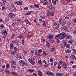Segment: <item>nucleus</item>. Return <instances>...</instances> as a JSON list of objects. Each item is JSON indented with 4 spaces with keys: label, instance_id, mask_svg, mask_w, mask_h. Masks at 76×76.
I'll return each mask as SVG.
<instances>
[{
    "label": "nucleus",
    "instance_id": "obj_1",
    "mask_svg": "<svg viewBox=\"0 0 76 76\" xmlns=\"http://www.w3.org/2000/svg\"><path fill=\"white\" fill-rule=\"evenodd\" d=\"M48 38L49 39V40L51 43H54V41L53 39V37H54V35L52 34H48L47 36Z\"/></svg>",
    "mask_w": 76,
    "mask_h": 76
},
{
    "label": "nucleus",
    "instance_id": "obj_2",
    "mask_svg": "<svg viewBox=\"0 0 76 76\" xmlns=\"http://www.w3.org/2000/svg\"><path fill=\"white\" fill-rule=\"evenodd\" d=\"M59 35L60 39H63L66 38V34L65 33H61L59 34Z\"/></svg>",
    "mask_w": 76,
    "mask_h": 76
},
{
    "label": "nucleus",
    "instance_id": "obj_3",
    "mask_svg": "<svg viewBox=\"0 0 76 76\" xmlns=\"http://www.w3.org/2000/svg\"><path fill=\"white\" fill-rule=\"evenodd\" d=\"M20 65V66L24 67V66H27L28 64L26 62H24L22 60H20L19 61Z\"/></svg>",
    "mask_w": 76,
    "mask_h": 76
},
{
    "label": "nucleus",
    "instance_id": "obj_4",
    "mask_svg": "<svg viewBox=\"0 0 76 76\" xmlns=\"http://www.w3.org/2000/svg\"><path fill=\"white\" fill-rule=\"evenodd\" d=\"M59 22L61 25H66V21L61 18H59Z\"/></svg>",
    "mask_w": 76,
    "mask_h": 76
},
{
    "label": "nucleus",
    "instance_id": "obj_5",
    "mask_svg": "<svg viewBox=\"0 0 76 76\" xmlns=\"http://www.w3.org/2000/svg\"><path fill=\"white\" fill-rule=\"evenodd\" d=\"M34 60H35V58H34V57H31V59H28L29 62H30L33 65H34V64H35Z\"/></svg>",
    "mask_w": 76,
    "mask_h": 76
},
{
    "label": "nucleus",
    "instance_id": "obj_6",
    "mask_svg": "<svg viewBox=\"0 0 76 76\" xmlns=\"http://www.w3.org/2000/svg\"><path fill=\"white\" fill-rule=\"evenodd\" d=\"M46 73L48 76H54V74L49 71H47Z\"/></svg>",
    "mask_w": 76,
    "mask_h": 76
},
{
    "label": "nucleus",
    "instance_id": "obj_7",
    "mask_svg": "<svg viewBox=\"0 0 76 76\" xmlns=\"http://www.w3.org/2000/svg\"><path fill=\"white\" fill-rule=\"evenodd\" d=\"M41 2L42 3V4L45 6L48 3V1H44L43 0H41Z\"/></svg>",
    "mask_w": 76,
    "mask_h": 76
},
{
    "label": "nucleus",
    "instance_id": "obj_8",
    "mask_svg": "<svg viewBox=\"0 0 76 76\" xmlns=\"http://www.w3.org/2000/svg\"><path fill=\"white\" fill-rule=\"evenodd\" d=\"M1 33L3 35H5L6 36L7 35V31H6V30L3 31H1Z\"/></svg>",
    "mask_w": 76,
    "mask_h": 76
},
{
    "label": "nucleus",
    "instance_id": "obj_9",
    "mask_svg": "<svg viewBox=\"0 0 76 76\" xmlns=\"http://www.w3.org/2000/svg\"><path fill=\"white\" fill-rule=\"evenodd\" d=\"M63 65L64 69H66L67 68V63H66L65 62L63 63Z\"/></svg>",
    "mask_w": 76,
    "mask_h": 76
},
{
    "label": "nucleus",
    "instance_id": "obj_10",
    "mask_svg": "<svg viewBox=\"0 0 76 76\" xmlns=\"http://www.w3.org/2000/svg\"><path fill=\"white\" fill-rule=\"evenodd\" d=\"M56 75L57 76H64V74L61 73H56Z\"/></svg>",
    "mask_w": 76,
    "mask_h": 76
},
{
    "label": "nucleus",
    "instance_id": "obj_11",
    "mask_svg": "<svg viewBox=\"0 0 76 76\" xmlns=\"http://www.w3.org/2000/svg\"><path fill=\"white\" fill-rule=\"evenodd\" d=\"M54 39H60V36L59 35V34L58 35H56L54 37Z\"/></svg>",
    "mask_w": 76,
    "mask_h": 76
},
{
    "label": "nucleus",
    "instance_id": "obj_12",
    "mask_svg": "<svg viewBox=\"0 0 76 76\" xmlns=\"http://www.w3.org/2000/svg\"><path fill=\"white\" fill-rule=\"evenodd\" d=\"M46 45L48 48H50V43L48 41H47L46 42Z\"/></svg>",
    "mask_w": 76,
    "mask_h": 76
},
{
    "label": "nucleus",
    "instance_id": "obj_13",
    "mask_svg": "<svg viewBox=\"0 0 76 76\" xmlns=\"http://www.w3.org/2000/svg\"><path fill=\"white\" fill-rule=\"evenodd\" d=\"M11 74L12 75H13L14 76H17L18 75L17 73L14 72H11Z\"/></svg>",
    "mask_w": 76,
    "mask_h": 76
},
{
    "label": "nucleus",
    "instance_id": "obj_14",
    "mask_svg": "<svg viewBox=\"0 0 76 76\" xmlns=\"http://www.w3.org/2000/svg\"><path fill=\"white\" fill-rule=\"evenodd\" d=\"M70 58L72 59H74L76 60V56L75 55H73L70 56Z\"/></svg>",
    "mask_w": 76,
    "mask_h": 76
},
{
    "label": "nucleus",
    "instance_id": "obj_15",
    "mask_svg": "<svg viewBox=\"0 0 76 76\" xmlns=\"http://www.w3.org/2000/svg\"><path fill=\"white\" fill-rule=\"evenodd\" d=\"M24 21L25 22H26V23L28 24V25H31V22L27 20V19H25L24 20Z\"/></svg>",
    "mask_w": 76,
    "mask_h": 76
},
{
    "label": "nucleus",
    "instance_id": "obj_16",
    "mask_svg": "<svg viewBox=\"0 0 76 76\" xmlns=\"http://www.w3.org/2000/svg\"><path fill=\"white\" fill-rule=\"evenodd\" d=\"M66 38L68 39H70L71 38H72V36L69 35L67 34L66 35Z\"/></svg>",
    "mask_w": 76,
    "mask_h": 76
},
{
    "label": "nucleus",
    "instance_id": "obj_17",
    "mask_svg": "<svg viewBox=\"0 0 76 76\" xmlns=\"http://www.w3.org/2000/svg\"><path fill=\"white\" fill-rule=\"evenodd\" d=\"M57 1H58V0H52V3L54 5L56 4V3H57Z\"/></svg>",
    "mask_w": 76,
    "mask_h": 76
},
{
    "label": "nucleus",
    "instance_id": "obj_18",
    "mask_svg": "<svg viewBox=\"0 0 76 76\" xmlns=\"http://www.w3.org/2000/svg\"><path fill=\"white\" fill-rule=\"evenodd\" d=\"M38 75L39 76H42V72L40 70H39L38 71Z\"/></svg>",
    "mask_w": 76,
    "mask_h": 76
},
{
    "label": "nucleus",
    "instance_id": "obj_19",
    "mask_svg": "<svg viewBox=\"0 0 76 76\" xmlns=\"http://www.w3.org/2000/svg\"><path fill=\"white\" fill-rule=\"evenodd\" d=\"M61 29H63V30H66V31L68 29L67 28L66 26H62L61 27Z\"/></svg>",
    "mask_w": 76,
    "mask_h": 76
},
{
    "label": "nucleus",
    "instance_id": "obj_20",
    "mask_svg": "<svg viewBox=\"0 0 76 76\" xmlns=\"http://www.w3.org/2000/svg\"><path fill=\"white\" fill-rule=\"evenodd\" d=\"M55 51V48L54 47H52L51 48V50H50V51L51 52H52V53L54 52Z\"/></svg>",
    "mask_w": 76,
    "mask_h": 76
},
{
    "label": "nucleus",
    "instance_id": "obj_21",
    "mask_svg": "<svg viewBox=\"0 0 76 76\" xmlns=\"http://www.w3.org/2000/svg\"><path fill=\"white\" fill-rule=\"evenodd\" d=\"M51 12L48 9L47 11V16H49L50 15Z\"/></svg>",
    "mask_w": 76,
    "mask_h": 76
},
{
    "label": "nucleus",
    "instance_id": "obj_22",
    "mask_svg": "<svg viewBox=\"0 0 76 76\" xmlns=\"http://www.w3.org/2000/svg\"><path fill=\"white\" fill-rule=\"evenodd\" d=\"M40 19H45V16L44 15H41L39 17Z\"/></svg>",
    "mask_w": 76,
    "mask_h": 76
},
{
    "label": "nucleus",
    "instance_id": "obj_23",
    "mask_svg": "<svg viewBox=\"0 0 76 76\" xmlns=\"http://www.w3.org/2000/svg\"><path fill=\"white\" fill-rule=\"evenodd\" d=\"M65 46L66 48H70V45L69 44H66L65 45Z\"/></svg>",
    "mask_w": 76,
    "mask_h": 76
},
{
    "label": "nucleus",
    "instance_id": "obj_24",
    "mask_svg": "<svg viewBox=\"0 0 76 76\" xmlns=\"http://www.w3.org/2000/svg\"><path fill=\"white\" fill-rule=\"evenodd\" d=\"M28 71L29 72H30V73H33L34 72H35V70L34 69H29L28 70Z\"/></svg>",
    "mask_w": 76,
    "mask_h": 76
},
{
    "label": "nucleus",
    "instance_id": "obj_25",
    "mask_svg": "<svg viewBox=\"0 0 76 76\" xmlns=\"http://www.w3.org/2000/svg\"><path fill=\"white\" fill-rule=\"evenodd\" d=\"M4 72H5L7 74H10V71L8 69H5L4 70Z\"/></svg>",
    "mask_w": 76,
    "mask_h": 76
},
{
    "label": "nucleus",
    "instance_id": "obj_26",
    "mask_svg": "<svg viewBox=\"0 0 76 76\" xmlns=\"http://www.w3.org/2000/svg\"><path fill=\"white\" fill-rule=\"evenodd\" d=\"M65 52L66 53H70V52H71V50L70 49H67L65 50Z\"/></svg>",
    "mask_w": 76,
    "mask_h": 76
},
{
    "label": "nucleus",
    "instance_id": "obj_27",
    "mask_svg": "<svg viewBox=\"0 0 76 76\" xmlns=\"http://www.w3.org/2000/svg\"><path fill=\"white\" fill-rule=\"evenodd\" d=\"M22 2L21 1H18V5H22Z\"/></svg>",
    "mask_w": 76,
    "mask_h": 76
},
{
    "label": "nucleus",
    "instance_id": "obj_28",
    "mask_svg": "<svg viewBox=\"0 0 76 76\" xmlns=\"http://www.w3.org/2000/svg\"><path fill=\"white\" fill-rule=\"evenodd\" d=\"M13 47H14V46L13 45V44L12 43H11L10 44V48L11 49H13Z\"/></svg>",
    "mask_w": 76,
    "mask_h": 76
},
{
    "label": "nucleus",
    "instance_id": "obj_29",
    "mask_svg": "<svg viewBox=\"0 0 76 76\" xmlns=\"http://www.w3.org/2000/svg\"><path fill=\"white\" fill-rule=\"evenodd\" d=\"M12 25L14 26H17L18 25V23H14L12 24Z\"/></svg>",
    "mask_w": 76,
    "mask_h": 76
},
{
    "label": "nucleus",
    "instance_id": "obj_30",
    "mask_svg": "<svg viewBox=\"0 0 76 76\" xmlns=\"http://www.w3.org/2000/svg\"><path fill=\"white\" fill-rule=\"evenodd\" d=\"M34 6L37 8H39V5L38 4H35L34 5Z\"/></svg>",
    "mask_w": 76,
    "mask_h": 76
},
{
    "label": "nucleus",
    "instance_id": "obj_31",
    "mask_svg": "<svg viewBox=\"0 0 76 76\" xmlns=\"http://www.w3.org/2000/svg\"><path fill=\"white\" fill-rule=\"evenodd\" d=\"M43 55L44 56H47V55H48V53L45 52V51H43Z\"/></svg>",
    "mask_w": 76,
    "mask_h": 76
},
{
    "label": "nucleus",
    "instance_id": "obj_32",
    "mask_svg": "<svg viewBox=\"0 0 76 76\" xmlns=\"http://www.w3.org/2000/svg\"><path fill=\"white\" fill-rule=\"evenodd\" d=\"M68 42L69 43V44H73V43H74L73 41L72 40H69L68 41Z\"/></svg>",
    "mask_w": 76,
    "mask_h": 76
},
{
    "label": "nucleus",
    "instance_id": "obj_33",
    "mask_svg": "<svg viewBox=\"0 0 76 76\" xmlns=\"http://www.w3.org/2000/svg\"><path fill=\"white\" fill-rule=\"evenodd\" d=\"M18 38L20 39H22V38H23V36L22 34H20Z\"/></svg>",
    "mask_w": 76,
    "mask_h": 76
},
{
    "label": "nucleus",
    "instance_id": "obj_34",
    "mask_svg": "<svg viewBox=\"0 0 76 76\" xmlns=\"http://www.w3.org/2000/svg\"><path fill=\"white\" fill-rule=\"evenodd\" d=\"M23 53L24 54H28L27 51H25L24 49L23 50Z\"/></svg>",
    "mask_w": 76,
    "mask_h": 76
},
{
    "label": "nucleus",
    "instance_id": "obj_35",
    "mask_svg": "<svg viewBox=\"0 0 76 76\" xmlns=\"http://www.w3.org/2000/svg\"><path fill=\"white\" fill-rule=\"evenodd\" d=\"M50 16H54V12H50Z\"/></svg>",
    "mask_w": 76,
    "mask_h": 76
},
{
    "label": "nucleus",
    "instance_id": "obj_36",
    "mask_svg": "<svg viewBox=\"0 0 76 76\" xmlns=\"http://www.w3.org/2000/svg\"><path fill=\"white\" fill-rule=\"evenodd\" d=\"M38 62L39 64H40L41 65L42 64V61H41V60H38Z\"/></svg>",
    "mask_w": 76,
    "mask_h": 76
},
{
    "label": "nucleus",
    "instance_id": "obj_37",
    "mask_svg": "<svg viewBox=\"0 0 76 76\" xmlns=\"http://www.w3.org/2000/svg\"><path fill=\"white\" fill-rule=\"evenodd\" d=\"M4 28V25L2 24L0 26V28L1 29H2Z\"/></svg>",
    "mask_w": 76,
    "mask_h": 76
},
{
    "label": "nucleus",
    "instance_id": "obj_38",
    "mask_svg": "<svg viewBox=\"0 0 76 76\" xmlns=\"http://www.w3.org/2000/svg\"><path fill=\"white\" fill-rule=\"evenodd\" d=\"M11 67H12L13 69H15L16 68V66L14 65L13 64H12L11 65Z\"/></svg>",
    "mask_w": 76,
    "mask_h": 76
},
{
    "label": "nucleus",
    "instance_id": "obj_39",
    "mask_svg": "<svg viewBox=\"0 0 76 76\" xmlns=\"http://www.w3.org/2000/svg\"><path fill=\"white\" fill-rule=\"evenodd\" d=\"M39 22H40L41 23L44 22V20L41 19V18H40L39 19Z\"/></svg>",
    "mask_w": 76,
    "mask_h": 76
},
{
    "label": "nucleus",
    "instance_id": "obj_40",
    "mask_svg": "<svg viewBox=\"0 0 76 76\" xmlns=\"http://www.w3.org/2000/svg\"><path fill=\"white\" fill-rule=\"evenodd\" d=\"M17 58H18L19 59H22V57H21V56H20L19 55H17Z\"/></svg>",
    "mask_w": 76,
    "mask_h": 76
},
{
    "label": "nucleus",
    "instance_id": "obj_41",
    "mask_svg": "<svg viewBox=\"0 0 76 76\" xmlns=\"http://www.w3.org/2000/svg\"><path fill=\"white\" fill-rule=\"evenodd\" d=\"M10 18H12V17H13V16H15V15H14V14L13 13H10Z\"/></svg>",
    "mask_w": 76,
    "mask_h": 76
},
{
    "label": "nucleus",
    "instance_id": "obj_42",
    "mask_svg": "<svg viewBox=\"0 0 76 76\" xmlns=\"http://www.w3.org/2000/svg\"><path fill=\"white\" fill-rule=\"evenodd\" d=\"M38 52L39 53H42V50L41 49H39L38 50Z\"/></svg>",
    "mask_w": 76,
    "mask_h": 76
},
{
    "label": "nucleus",
    "instance_id": "obj_43",
    "mask_svg": "<svg viewBox=\"0 0 76 76\" xmlns=\"http://www.w3.org/2000/svg\"><path fill=\"white\" fill-rule=\"evenodd\" d=\"M10 65L8 64H7L6 65V67L7 69L9 68Z\"/></svg>",
    "mask_w": 76,
    "mask_h": 76
},
{
    "label": "nucleus",
    "instance_id": "obj_44",
    "mask_svg": "<svg viewBox=\"0 0 76 76\" xmlns=\"http://www.w3.org/2000/svg\"><path fill=\"white\" fill-rule=\"evenodd\" d=\"M50 62L53 63V58H50Z\"/></svg>",
    "mask_w": 76,
    "mask_h": 76
},
{
    "label": "nucleus",
    "instance_id": "obj_45",
    "mask_svg": "<svg viewBox=\"0 0 76 76\" xmlns=\"http://www.w3.org/2000/svg\"><path fill=\"white\" fill-rule=\"evenodd\" d=\"M56 42H58V43H60V41L59 40V39H57L56 40Z\"/></svg>",
    "mask_w": 76,
    "mask_h": 76
},
{
    "label": "nucleus",
    "instance_id": "obj_46",
    "mask_svg": "<svg viewBox=\"0 0 76 76\" xmlns=\"http://www.w3.org/2000/svg\"><path fill=\"white\" fill-rule=\"evenodd\" d=\"M14 3L16 4H18V1H14Z\"/></svg>",
    "mask_w": 76,
    "mask_h": 76
},
{
    "label": "nucleus",
    "instance_id": "obj_47",
    "mask_svg": "<svg viewBox=\"0 0 76 76\" xmlns=\"http://www.w3.org/2000/svg\"><path fill=\"white\" fill-rule=\"evenodd\" d=\"M57 25V23L56 22H54L53 23V26H56Z\"/></svg>",
    "mask_w": 76,
    "mask_h": 76
},
{
    "label": "nucleus",
    "instance_id": "obj_48",
    "mask_svg": "<svg viewBox=\"0 0 76 76\" xmlns=\"http://www.w3.org/2000/svg\"><path fill=\"white\" fill-rule=\"evenodd\" d=\"M31 14V11H29L28 13H27L26 14V15H29Z\"/></svg>",
    "mask_w": 76,
    "mask_h": 76
},
{
    "label": "nucleus",
    "instance_id": "obj_49",
    "mask_svg": "<svg viewBox=\"0 0 76 76\" xmlns=\"http://www.w3.org/2000/svg\"><path fill=\"white\" fill-rule=\"evenodd\" d=\"M41 41L42 42H45V39L44 38H42L41 39Z\"/></svg>",
    "mask_w": 76,
    "mask_h": 76
},
{
    "label": "nucleus",
    "instance_id": "obj_50",
    "mask_svg": "<svg viewBox=\"0 0 76 76\" xmlns=\"http://www.w3.org/2000/svg\"><path fill=\"white\" fill-rule=\"evenodd\" d=\"M63 64V61H59L58 64Z\"/></svg>",
    "mask_w": 76,
    "mask_h": 76
},
{
    "label": "nucleus",
    "instance_id": "obj_51",
    "mask_svg": "<svg viewBox=\"0 0 76 76\" xmlns=\"http://www.w3.org/2000/svg\"><path fill=\"white\" fill-rule=\"evenodd\" d=\"M62 42L64 44V45H65L66 43V41L64 40H62Z\"/></svg>",
    "mask_w": 76,
    "mask_h": 76
},
{
    "label": "nucleus",
    "instance_id": "obj_52",
    "mask_svg": "<svg viewBox=\"0 0 76 76\" xmlns=\"http://www.w3.org/2000/svg\"><path fill=\"white\" fill-rule=\"evenodd\" d=\"M42 62L44 63H45V64L47 65V62H46V61H45V60H43Z\"/></svg>",
    "mask_w": 76,
    "mask_h": 76
},
{
    "label": "nucleus",
    "instance_id": "obj_53",
    "mask_svg": "<svg viewBox=\"0 0 76 76\" xmlns=\"http://www.w3.org/2000/svg\"><path fill=\"white\" fill-rule=\"evenodd\" d=\"M31 34H32L31 32H29L28 33H27V35H28V36H30V35H31Z\"/></svg>",
    "mask_w": 76,
    "mask_h": 76
},
{
    "label": "nucleus",
    "instance_id": "obj_54",
    "mask_svg": "<svg viewBox=\"0 0 76 76\" xmlns=\"http://www.w3.org/2000/svg\"><path fill=\"white\" fill-rule=\"evenodd\" d=\"M16 45L17 46H19V47L20 46V43H19V42H18L16 44Z\"/></svg>",
    "mask_w": 76,
    "mask_h": 76
},
{
    "label": "nucleus",
    "instance_id": "obj_55",
    "mask_svg": "<svg viewBox=\"0 0 76 76\" xmlns=\"http://www.w3.org/2000/svg\"><path fill=\"white\" fill-rule=\"evenodd\" d=\"M15 53L16 52H15L12 51L11 52V54L14 55V54H15Z\"/></svg>",
    "mask_w": 76,
    "mask_h": 76
},
{
    "label": "nucleus",
    "instance_id": "obj_56",
    "mask_svg": "<svg viewBox=\"0 0 76 76\" xmlns=\"http://www.w3.org/2000/svg\"><path fill=\"white\" fill-rule=\"evenodd\" d=\"M53 6L51 5H49V7L50 8V9H52L53 8Z\"/></svg>",
    "mask_w": 76,
    "mask_h": 76
},
{
    "label": "nucleus",
    "instance_id": "obj_57",
    "mask_svg": "<svg viewBox=\"0 0 76 76\" xmlns=\"http://www.w3.org/2000/svg\"><path fill=\"white\" fill-rule=\"evenodd\" d=\"M72 69H75L76 68V65H74L72 66Z\"/></svg>",
    "mask_w": 76,
    "mask_h": 76
},
{
    "label": "nucleus",
    "instance_id": "obj_58",
    "mask_svg": "<svg viewBox=\"0 0 76 76\" xmlns=\"http://www.w3.org/2000/svg\"><path fill=\"white\" fill-rule=\"evenodd\" d=\"M30 7H31V8H32L33 9L34 7V5H30Z\"/></svg>",
    "mask_w": 76,
    "mask_h": 76
},
{
    "label": "nucleus",
    "instance_id": "obj_59",
    "mask_svg": "<svg viewBox=\"0 0 76 76\" xmlns=\"http://www.w3.org/2000/svg\"><path fill=\"white\" fill-rule=\"evenodd\" d=\"M32 75L33 76H37V73H33L32 74Z\"/></svg>",
    "mask_w": 76,
    "mask_h": 76
},
{
    "label": "nucleus",
    "instance_id": "obj_60",
    "mask_svg": "<svg viewBox=\"0 0 76 76\" xmlns=\"http://www.w3.org/2000/svg\"><path fill=\"white\" fill-rule=\"evenodd\" d=\"M12 12H16V11H17V10H16V9L15 8L14 9H12Z\"/></svg>",
    "mask_w": 76,
    "mask_h": 76
},
{
    "label": "nucleus",
    "instance_id": "obj_61",
    "mask_svg": "<svg viewBox=\"0 0 76 76\" xmlns=\"http://www.w3.org/2000/svg\"><path fill=\"white\" fill-rule=\"evenodd\" d=\"M14 50L15 51H18V48H17L16 47H15L14 48Z\"/></svg>",
    "mask_w": 76,
    "mask_h": 76
},
{
    "label": "nucleus",
    "instance_id": "obj_62",
    "mask_svg": "<svg viewBox=\"0 0 76 76\" xmlns=\"http://www.w3.org/2000/svg\"><path fill=\"white\" fill-rule=\"evenodd\" d=\"M15 34H12V36L11 37L12 38H14L15 36Z\"/></svg>",
    "mask_w": 76,
    "mask_h": 76
},
{
    "label": "nucleus",
    "instance_id": "obj_63",
    "mask_svg": "<svg viewBox=\"0 0 76 76\" xmlns=\"http://www.w3.org/2000/svg\"><path fill=\"white\" fill-rule=\"evenodd\" d=\"M2 69H5V65H4L2 66Z\"/></svg>",
    "mask_w": 76,
    "mask_h": 76
},
{
    "label": "nucleus",
    "instance_id": "obj_64",
    "mask_svg": "<svg viewBox=\"0 0 76 76\" xmlns=\"http://www.w3.org/2000/svg\"><path fill=\"white\" fill-rule=\"evenodd\" d=\"M73 22L75 23H76V18L74 19Z\"/></svg>",
    "mask_w": 76,
    "mask_h": 76
}]
</instances>
